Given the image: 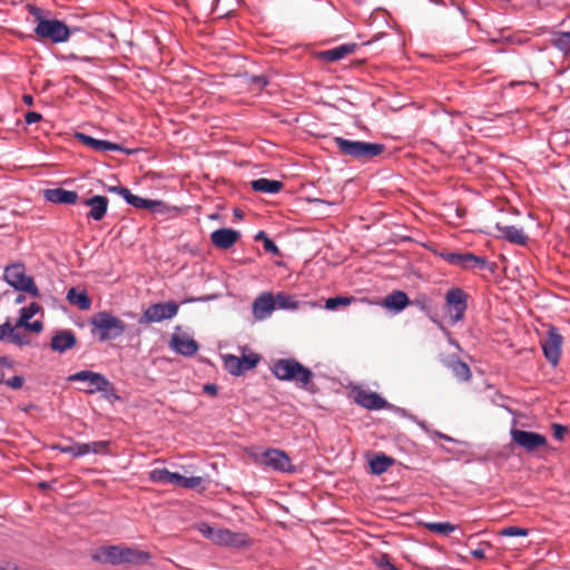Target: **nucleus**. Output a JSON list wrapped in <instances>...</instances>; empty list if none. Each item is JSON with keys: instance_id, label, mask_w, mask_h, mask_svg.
Instances as JSON below:
<instances>
[{"instance_id": "nucleus-1", "label": "nucleus", "mask_w": 570, "mask_h": 570, "mask_svg": "<svg viewBox=\"0 0 570 570\" xmlns=\"http://www.w3.org/2000/svg\"><path fill=\"white\" fill-rule=\"evenodd\" d=\"M29 13L35 18V35L40 41H50L52 43H62L68 41L70 30L68 26L58 19H48L43 16V10L35 4L27 6Z\"/></svg>"}, {"instance_id": "nucleus-2", "label": "nucleus", "mask_w": 570, "mask_h": 570, "mask_svg": "<svg viewBox=\"0 0 570 570\" xmlns=\"http://www.w3.org/2000/svg\"><path fill=\"white\" fill-rule=\"evenodd\" d=\"M334 144L342 155L361 161L371 160L376 156H380L385 149L382 144L350 140L343 137H335Z\"/></svg>"}, {"instance_id": "nucleus-3", "label": "nucleus", "mask_w": 570, "mask_h": 570, "mask_svg": "<svg viewBox=\"0 0 570 570\" xmlns=\"http://www.w3.org/2000/svg\"><path fill=\"white\" fill-rule=\"evenodd\" d=\"M273 374L281 381H295L306 387L313 379V372L294 358H281L272 365Z\"/></svg>"}, {"instance_id": "nucleus-4", "label": "nucleus", "mask_w": 570, "mask_h": 570, "mask_svg": "<svg viewBox=\"0 0 570 570\" xmlns=\"http://www.w3.org/2000/svg\"><path fill=\"white\" fill-rule=\"evenodd\" d=\"M96 559L111 564H141L146 563L150 559V556L148 552L125 546H108L101 548L100 557H97Z\"/></svg>"}, {"instance_id": "nucleus-5", "label": "nucleus", "mask_w": 570, "mask_h": 570, "mask_svg": "<svg viewBox=\"0 0 570 570\" xmlns=\"http://www.w3.org/2000/svg\"><path fill=\"white\" fill-rule=\"evenodd\" d=\"M90 324L92 325V333H97L100 341L117 338L126 330V324L109 312L94 314Z\"/></svg>"}, {"instance_id": "nucleus-6", "label": "nucleus", "mask_w": 570, "mask_h": 570, "mask_svg": "<svg viewBox=\"0 0 570 570\" xmlns=\"http://www.w3.org/2000/svg\"><path fill=\"white\" fill-rule=\"evenodd\" d=\"M255 462L283 473H293L295 466L285 451L279 449H267L254 454Z\"/></svg>"}, {"instance_id": "nucleus-7", "label": "nucleus", "mask_w": 570, "mask_h": 570, "mask_svg": "<svg viewBox=\"0 0 570 570\" xmlns=\"http://www.w3.org/2000/svg\"><path fill=\"white\" fill-rule=\"evenodd\" d=\"M4 281L13 288L29 293L33 297L39 296L38 287L33 279L26 275L22 264L7 266L3 275Z\"/></svg>"}, {"instance_id": "nucleus-8", "label": "nucleus", "mask_w": 570, "mask_h": 570, "mask_svg": "<svg viewBox=\"0 0 570 570\" xmlns=\"http://www.w3.org/2000/svg\"><path fill=\"white\" fill-rule=\"evenodd\" d=\"M72 382H87L90 389L89 393L102 392L107 397L118 399L116 390L102 374L92 371H80L69 376Z\"/></svg>"}, {"instance_id": "nucleus-9", "label": "nucleus", "mask_w": 570, "mask_h": 570, "mask_svg": "<svg viewBox=\"0 0 570 570\" xmlns=\"http://www.w3.org/2000/svg\"><path fill=\"white\" fill-rule=\"evenodd\" d=\"M444 307L453 323L461 321L468 307V295L460 287L450 288L445 294Z\"/></svg>"}, {"instance_id": "nucleus-10", "label": "nucleus", "mask_w": 570, "mask_h": 570, "mask_svg": "<svg viewBox=\"0 0 570 570\" xmlns=\"http://www.w3.org/2000/svg\"><path fill=\"white\" fill-rule=\"evenodd\" d=\"M563 337L554 326L548 330L547 336L541 341V347L547 361L556 366L559 363L562 351Z\"/></svg>"}, {"instance_id": "nucleus-11", "label": "nucleus", "mask_w": 570, "mask_h": 570, "mask_svg": "<svg viewBox=\"0 0 570 570\" xmlns=\"http://www.w3.org/2000/svg\"><path fill=\"white\" fill-rule=\"evenodd\" d=\"M178 313V305L175 302L157 303L150 305L142 313L139 323H158L170 320Z\"/></svg>"}, {"instance_id": "nucleus-12", "label": "nucleus", "mask_w": 570, "mask_h": 570, "mask_svg": "<svg viewBox=\"0 0 570 570\" xmlns=\"http://www.w3.org/2000/svg\"><path fill=\"white\" fill-rule=\"evenodd\" d=\"M510 434L512 441L528 452H534L548 443L547 438L537 432L512 429Z\"/></svg>"}, {"instance_id": "nucleus-13", "label": "nucleus", "mask_w": 570, "mask_h": 570, "mask_svg": "<svg viewBox=\"0 0 570 570\" xmlns=\"http://www.w3.org/2000/svg\"><path fill=\"white\" fill-rule=\"evenodd\" d=\"M75 138L83 144L85 146L91 148L92 150L107 153V151H124L126 154H130V150L124 149L120 145L108 141L96 139L83 132H76Z\"/></svg>"}, {"instance_id": "nucleus-14", "label": "nucleus", "mask_w": 570, "mask_h": 570, "mask_svg": "<svg viewBox=\"0 0 570 570\" xmlns=\"http://www.w3.org/2000/svg\"><path fill=\"white\" fill-rule=\"evenodd\" d=\"M442 364L452 371L453 376L459 382L470 381L472 373L469 365L463 362L456 354H451L441 357Z\"/></svg>"}, {"instance_id": "nucleus-15", "label": "nucleus", "mask_w": 570, "mask_h": 570, "mask_svg": "<svg viewBox=\"0 0 570 570\" xmlns=\"http://www.w3.org/2000/svg\"><path fill=\"white\" fill-rule=\"evenodd\" d=\"M213 543L219 546L240 548L247 546L249 543V540L244 533L233 532L228 529L218 528Z\"/></svg>"}, {"instance_id": "nucleus-16", "label": "nucleus", "mask_w": 570, "mask_h": 570, "mask_svg": "<svg viewBox=\"0 0 570 570\" xmlns=\"http://www.w3.org/2000/svg\"><path fill=\"white\" fill-rule=\"evenodd\" d=\"M240 237L239 232L232 228H219L210 234V240L219 249H228L234 246Z\"/></svg>"}, {"instance_id": "nucleus-17", "label": "nucleus", "mask_w": 570, "mask_h": 570, "mask_svg": "<svg viewBox=\"0 0 570 570\" xmlns=\"http://www.w3.org/2000/svg\"><path fill=\"white\" fill-rule=\"evenodd\" d=\"M276 307V302L271 293H263L253 303V315L257 321L267 318Z\"/></svg>"}, {"instance_id": "nucleus-18", "label": "nucleus", "mask_w": 570, "mask_h": 570, "mask_svg": "<svg viewBox=\"0 0 570 570\" xmlns=\"http://www.w3.org/2000/svg\"><path fill=\"white\" fill-rule=\"evenodd\" d=\"M109 200L106 196L95 195L83 200V205L89 207L88 219L100 222L107 214Z\"/></svg>"}, {"instance_id": "nucleus-19", "label": "nucleus", "mask_w": 570, "mask_h": 570, "mask_svg": "<svg viewBox=\"0 0 570 570\" xmlns=\"http://www.w3.org/2000/svg\"><path fill=\"white\" fill-rule=\"evenodd\" d=\"M77 344V337L70 330L58 331L51 338L50 346L53 351L63 353Z\"/></svg>"}, {"instance_id": "nucleus-20", "label": "nucleus", "mask_w": 570, "mask_h": 570, "mask_svg": "<svg viewBox=\"0 0 570 570\" xmlns=\"http://www.w3.org/2000/svg\"><path fill=\"white\" fill-rule=\"evenodd\" d=\"M355 402L367 410H381L387 405L386 400L375 392L361 390L355 395Z\"/></svg>"}, {"instance_id": "nucleus-21", "label": "nucleus", "mask_w": 570, "mask_h": 570, "mask_svg": "<svg viewBox=\"0 0 570 570\" xmlns=\"http://www.w3.org/2000/svg\"><path fill=\"white\" fill-rule=\"evenodd\" d=\"M170 347L184 356H193L198 351V344L195 340L187 336L173 335Z\"/></svg>"}, {"instance_id": "nucleus-22", "label": "nucleus", "mask_w": 570, "mask_h": 570, "mask_svg": "<svg viewBox=\"0 0 570 570\" xmlns=\"http://www.w3.org/2000/svg\"><path fill=\"white\" fill-rule=\"evenodd\" d=\"M495 228L500 236L510 243L525 245L528 242V236L522 228L512 225H501L500 223L495 225Z\"/></svg>"}, {"instance_id": "nucleus-23", "label": "nucleus", "mask_w": 570, "mask_h": 570, "mask_svg": "<svg viewBox=\"0 0 570 570\" xmlns=\"http://www.w3.org/2000/svg\"><path fill=\"white\" fill-rule=\"evenodd\" d=\"M46 200L55 204H76L78 200V194L72 190H66L63 188L46 189L43 191Z\"/></svg>"}, {"instance_id": "nucleus-24", "label": "nucleus", "mask_w": 570, "mask_h": 570, "mask_svg": "<svg viewBox=\"0 0 570 570\" xmlns=\"http://www.w3.org/2000/svg\"><path fill=\"white\" fill-rule=\"evenodd\" d=\"M357 49L356 43H344L338 47L320 52L321 59L327 62H335L348 55H352Z\"/></svg>"}, {"instance_id": "nucleus-25", "label": "nucleus", "mask_w": 570, "mask_h": 570, "mask_svg": "<svg viewBox=\"0 0 570 570\" xmlns=\"http://www.w3.org/2000/svg\"><path fill=\"white\" fill-rule=\"evenodd\" d=\"M250 186L253 190L265 194H277L279 193L284 185L279 180H272L267 178H258L250 181Z\"/></svg>"}, {"instance_id": "nucleus-26", "label": "nucleus", "mask_w": 570, "mask_h": 570, "mask_svg": "<svg viewBox=\"0 0 570 570\" xmlns=\"http://www.w3.org/2000/svg\"><path fill=\"white\" fill-rule=\"evenodd\" d=\"M410 304V299L407 295L402 291H394L389 294L384 301L383 306L386 308L394 309L396 312H401Z\"/></svg>"}, {"instance_id": "nucleus-27", "label": "nucleus", "mask_w": 570, "mask_h": 570, "mask_svg": "<svg viewBox=\"0 0 570 570\" xmlns=\"http://www.w3.org/2000/svg\"><path fill=\"white\" fill-rule=\"evenodd\" d=\"M124 199L130 204L131 206L139 208V209H150L156 210L158 207L163 205V202L160 200H150L141 198L137 195L131 194V191L128 189V194L125 195Z\"/></svg>"}, {"instance_id": "nucleus-28", "label": "nucleus", "mask_w": 570, "mask_h": 570, "mask_svg": "<svg viewBox=\"0 0 570 570\" xmlns=\"http://www.w3.org/2000/svg\"><path fill=\"white\" fill-rule=\"evenodd\" d=\"M67 299L70 304L78 306L82 311H87L91 306V299L86 292H77L71 287L67 293Z\"/></svg>"}, {"instance_id": "nucleus-29", "label": "nucleus", "mask_w": 570, "mask_h": 570, "mask_svg": "<svg viewBox=\"0 0 570 570\" xmlns=\"http://www.w3.org/2000/svg\"><path fill=\"white\" fill-rule=\"evenodd\" d=\"M394 463V460L390 456H386L384 454L375 455L371 462V471L374 474H382L384 473L392 464Z\"/></svg>"}, {"instance_id": "nucleus-30", "label": "nucleus", "mask_w": 570, "mask_h": 570, "mask_svg": "<svg viewBox=\"0 0 570 570\" xmlns=\"http://www.w3.org/2000/svg\"><path fill=\"white\" fill-rule=\"evenodd\" d=\"M469 253L470 252H441L439 255L446 263L463 268Z\"/></svg>"}, {"instance_id": "nucleus-31", "label": "nucleus", "mask_w": 570, "mask_h": 570, "mask_svg": "<svg viewBox=\"0 0 570 570\" xmlns=\"http://www.w3.org/2000/svg\"><path fill=\"white\" fill-rule=\"evenodd\" d=\"M40 306L37 303H31L29 306L20 309V317L16 323V327H23L28 325L29 320L39 312Z\"/></svg>"}, {"instance_id": "nucleus-32", "label": "nucleus", "mask_w": 570, "mask_h": 570, "mask_svg": "<svg viewBox=\"0 0 570 570\" xmlns=\"http://www.w3.org/2000/svg\"><path fill=\"white\" fill-rule=\"evenodd\" d=\"M552 46L560 51L568 53L570 51V32H558L551 39Z\"/></svg>"}, {"instance_id": "nucleus-33", "label": "nucleus", "mask_w": 570, "mask_h": 570, "mask_svg": "<svg viewBox=\"0 0 570 570\" xmlns=\"http://www.w3.org/2000/svg\"><path fill=\"white\" fill-rule=\"evenodd\" d=\"M223 360L224 367L229 374L235 376L242 375L240 362L238 356L226 354L223 357Z\"/></svg>"}, {"instance_id": "nucleus-34", "label": "nucleus", "mask_w": 570, "mask_h": 570, "mask_svg": "<svg viewBox=\"0 0 570 570\" xmlns=\"http://www.w3.org/2000/svg\"><path fill=\"white\" fill-rule=\"evenodd\" d=\"M233 3H237V0H215L213 12L217 13L219 17H225L235 11Z\"/></svg>"}, {"instance_id": "nucleus-35", "label": "nucleus", "mask_w": 570, "mask_h": 570, "mask_svg": "<svg viewBox=\"0 0 570 570\" xmlns=\"http://www.w3.org/2000/svg\"><path fill=\"white\" fill-rule=\"evenodd\" d=\"M109 441H95L90 443H82L83 448H86L83 451H86V455L94 453V454H107L109 452Z\"/></svg>"}, {"instance_id": "nucleus-36", "label": "nucleus", "mask_w": 570, "mask_h": 570, "mask_svg": "<svg viewBox=\"0 0 570 570\" xmlns=\"http://www.w3.org/2000/svg\"><path fill=\"white\" fill-rule=\"evenodd\" d=\"M425 528L431 532L448 535L456 529V525L450 522H429L425 523Z\"/></svg>"}, {"instance_id": "nucleus-37", "label": "nucleus", "mask_w": 570, "mask_h": 570, "mask_svg": "<svg viewBox=\"0 0 570 570\" xmlns=\"http://www.w3.org/2000/svg\"><path fill=\"white\" fill-rule=\"evenodd\" d=\"M51 448L62 453H69L75 458L86 455V451H83L86 448H83L82 443H73L72 445L55 444Z\"/></svg>"}, {"instance_id": "nucleus-38", "label": "nucleus", "mask_w": 570, "mask_h": 570, "mask_svg": "<svg viewBox=\"0 0 570 570\" xmlns=\"http://www.w3.org/2000/svg\"><path fill=\"white\" fill-rule=\"evenodd\" d=\"M171 472L166 468L154 469L149 472V479L155 483L169 484Z\"/></svg>"}, {"instance_id": "nucleus-39", "label": "nucleus", "mask_w": 570, "mask_h": 570, "mask_svg": "<svg viewBox=\"0 0 570 570\" xmlns=\"http://www.w3.org/2000/svg\"><path fill=\"white\" fill-rule=\"evenodd\" d=\"M487 266V259L481 256H476L473 253H469L464 264V269H484Z\"/></svg>"}, {"instance_id": "nucleus-40", "label": "nucleus", "mask_w": 570, "mask_h": 570, "mask_svg": "<svg viewBox=\"0 0 570 570\" xmlns=\"http://www.w3.org/2000/svg\"><path fill=\"white\" fill-rule=\"evenodd\" d=\"M259 360L261 357L256 353H250L248 355H243L242 357H239L242 374L245 373L246 371L255 368L259 363Z\"/></svg>"}, {"instance_id": "nucleus-41", "label": "nucleus", "mask_w": 570, "mask_h": 570, "mask_svg": "<svg viewBox=\"0 0 570 570\" xmlns=\"http://www.w3.org/2000/svg\"><path fill=\"white\" fill-rule=\"evenodd\" d=\"M256 240H262L264 249L271 254L278 255L279 249L277 245L266 235L265 232L261 230L255 236Z\"/></svg>"}, {"instance_id": "nucleus-42", "label": "nucleus", "mask_w": 570, "mask_h": 570, "mask_svg": "<svg viewBox=\"0 0 570 570\" xmlns=\"http://www.w3.org/2000/svg\"><path fill=\"white\" fill-rule=\"evenodd\" d=\"M276 306L279 308H297V302L289 295L284 293H278L275 297Z\"/></svg>"}, {"instance_id": "nucleus-43", "label": "nucleus", "mask_w": 570, "mask_h": 570, "mask_svg": "<svg viewBox=\"0 0 570 570\" xmlns=\"http://www.w3.org/2000/svg\"><path fill=\"white\" fill-rule=\"evenodd\" d=\"M352 301H353L352 297H346V296L330 297L325 302V308L335 309L338 306H347L351 304Z\"/></svg>"}, {"instance_id": "nucleus-44", "label": "nucleus", "mask_w": 570, "mask_h": 570, "mask_svg": "<svg viewBox=\"0 0 570 570\" xmlns=\"http://www.w3.org/2000/svg\"><path fill=\"white\" fill-rule=\"evenodd\" d=\"M529 530L519 527H507L503 528L500 532L501 535L504 537H525L528 535Z\"/></svg>"}, {"instance_id": "nucleus-45", "label": "nucleus", "mask_w": 570, "mask_h": 570, "mask_svg": "<svg viewBox=\"0 0 570 570\" xmlns=\"http://www.w3.org/2000/svg\"><path fill=\"white\" fill-rule=\"evenodd\" d=\"M197 529L203 534V537L214 542L218 528H214L207 523H199Z\"/></svg>"}, {"instance_id": "nucleus-46", "label": "nucleus", "mask_w": 570, "mask_h": 570, "mask_svg": "<svg viewBox=\"0 0 570 570\" xmlns=\"http://www.w3.org/2000/svg\"><path fill=\"white\" fill-rule=\"evenodd\" d=\"M203 483L200 476H183L180 488L184 489H196Z\"/></svg>"}, {"instance_id": "nucleus-47", "label": "nucleus", "mask_w": 570, "mask_h": 570, "mask_svg": "<svg viewBox=\"0 0 570 570\" xmlns=\"http://www.w3.org/2000/svg\"><path fill=\"white\" fill-rule=\"evenodd\" d=\"M23 377L22 376H12L8 380H3L1 379L0 382L6 384L7 386L11 387V389H14V390H18V389H21L22 385H23Z\"/></svg>"}, {"instance_id": "nucleus-48", "label": "nucleus", "mask_w": 570, "mask_h": 570, "mask_svg": "<svg viewBox=\"0 0 570 570\" xmlns=\"http://www.w3.org/2000/svg\"><path fill=\"white\" fill-rule=\"evenodd\" d=\"M376 566L379 570H400L390 561L386 554H383L380 559H377Z\"/></svg>"}, {"instance_id": "nucleus-49", "label": "nucleus", "mask_w": 570, "mask_h": 570, "mask_svg": "<svg viewBox=\"0 0 570 570\" xmlns=\"http://www.w3.org/2000/svg\"><path fill=\"white\" fill-rule=\"evenodd\" d=\"M18 327H16V325L13 326L12 328V332L10 334V337H9V342L16 344V345H19V346H22L24 344L28 343V341L26 340L24 335H22L21 333H18L16 332Z\"/></svg>"}, {"instance_id": "nucleus-50", "label": "nucleus", "mask_w": 570, "mask_h": 570, "mask_svg": "<svg viewBox=\"0 0 570 570\" xmlns=\"http://www.w3.org/2000/svg\"><path fill=\"white\" fill-rule=\"evenodd\" d=\"M551 428L554 439H557L558 441H562L566 433L568 432V428L559 423H553Z\"/></svg>"}, {"instance_id": "nucleus-51", "label": "nucleus", "mask_w": 570, "mask_h": 570, "mask_svg": "<svg viewBox=\"0 0 570 570\" xmlns=\"http://www.w3.org/2000/svg\"><path fill=\"white\" fill-rule=\"evenodd\" d=\"M252 86L254 89L262 90L268 85V80L264 76H254L250 78Z\"/></svg>"}, {"instance_id": "nucleus-52", "label": "nucleus", "mask_w": 570, "mask_h": 570, "mask_svg": "<svg viewBox=\"0 0 570 570\" xmlns=\"http://www.w3.org/2000/svg\"><path fill=\"white\" fill-rule=\"evenodd\" d=\"M12 328L13 326L10 324L9 321L0 325V341H3L6 338L9 341Z\"/></svg>"}, {"instance_id": "nucleus-53", "label": "nucleus", "mask_w": 570, "mask_h": 570, "mask_svg": "<svg viewBox=\"0 0 570 570\" xmlns=\"http://www.w3.org/2000/svg\"><path fill=\"white\" fill-rule=\"evenodd\" d=\"M41 115L36 111H29L24 116V120L28 125L36 124L41 120Z\"/></svg>"}, {"instance_id": "nucleus-54", "label": "nucleus", "mask_w": 570, "mask_h": 570, "mask_svg": "<svg viewBox=\"0 0 570 570\" xmlns=\"http://www.w3.org/2000/svg\"><path fill=\"white\" fill-rule=\"evenodd\" d=\"M26 330L35 333H40L43 328V324L40 321H35L32 323H28V325L23 326Z\"/></svg>"}, {"instance_id": "nucleus-55", "label": "nucleus", "mask_w": 570, "mask_h": 570, "mask_svg": "<svg viewBox=\"0 0 570 570\" xmlns=\"http://www.w3.org/2000/svg\"><path fill=\"white\" fill-rule=\"evenodd\" d=\"M203 391H204V393H206L210 396H216L218 393V387L216 384L208 383L203 386Z\"/></svg>"}, {"instance_id": "nucleus-56", "label": "nucleus", "mask_w": 570, "mask_h": 570, "mask_svg": "<svg viewBox=\"0 0 570 570\" xmlns=\"http://www.w3.org/2000/svg\"><path fill=\"white\" fill-rule=\"evenodd\" d=\"M108 191L118 194L119 196H121L124 198L125 195L128 194V188L122 187V186H111L108 188Z\"/></svg>"}, {"instance_id": "nucleus-57", "label": "nucleus", "mask_w": 570, "mask_h": 570, "mask_svg": "<svg viewBox=\"0 0 570 570\" xmlns=\"http://www.w3.org/2000/svg\"><path fill=\"white\" fill-rule=\"evenodd\" d=\"M184 475L179 474V473H175V472H171L170 474V481H169V484H174V485H177L179 487L180 483H181V479H183Z\"/></svg>"}, {"instance_id": "nucleus-58", "label": "nucleus", "mask_w": 570, "mask_h": 570, "mask_svg": "<svg viewBox=\"0 0 570 570\" xmlns=\"http://www.w3.org/2000/svg\"><path fill=\"white\" fill-rule=\"evenodd\" d=\"M471 554L476 559H483L485 557L483 549H475L471 552Z\"/></svg>"}, {"instance_id": "nucleus-59", "label": "nucleus", "mask_w": 570, "mask_h": 570, "mask_svg": "<svg viewBox=\"0 0 570 570\" xmlns=\"http://www.w3.org/2000/svg\"><path fill=\"white\" fill-rule=\"evenodd\" d=\"M38 488L42 491L50 489V484L48 482H40Z\"/></svg>"}, {"instance_id": "nucleus-60", "label": "nucleus", "mask_w": 570, "mask_h": 570, "mask_svg": "<svg viewBox=\"0 0 570 570\" xmlns=\"http://www.w3.org/2000/svg\"><path fill=\"white\" fill-rule=\"evenodd\" d=\"M23 101L27 104V105H31L32 104V97L29 96V95H26L23 96Z\"/></svg>"}, {"instance_id": "nucleus-61", "label": "nucleus", "mask_w": 570, "mask_h": 570, "mask_svg": "<svg viewBox=\"0 0 570 570\" xmlns=\"http://www.w3.org/2000/svg\"><path fill=\"white\" fill-rule=\"evenodd\" d=\"M2 570H17V567L14 564H10L7 568H3Z\"/></svg>"}]
</instances>
